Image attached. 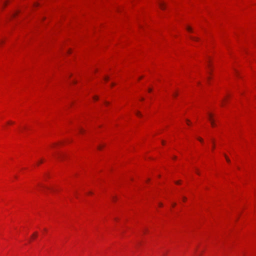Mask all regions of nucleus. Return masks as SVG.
<instances>
[{
    "mask_svg": "<svg viewBox=\"0 0 256 256\" xmlns=\"http://www.w3.org/2000/svg\"><path fill=\"white\" fill-rule=\"evenodd\" d=\"M208 118L210 121L211 125L212 126L214 127L216 126V124L214 123V120L212 118V114L210 113L208 114Z\"/></svg>",
    "mask_w": 256,
    "mask_h": 256,
    "instance_id": "nucleus-1",
    "label": "nucleus"
},
{
    "mask_svg": "<svg viewBox=\"0 0 256 256\" xmlns=\"http://www.w3.org/2000/svg\"><path fill=\"white\" fill-rule=\"evenodd\" d=\"M158 6H160V8L162 9V10H164L165 8V4L163 2H158Z\"/></svg>",
    "mask_w": 256,
    "mask_h": 256,
    "instance_id": "nucleus-2",
    "label": "nucleus"
},
{
    "mask_svg": "<svg viewBox=\"0 0 256 256\" xmlns=\"http://www.w3.org/2000/svg\"><path fill=\"white\" fill-rule=\"evenodd\" d=\"M190 38L194 41H198L199 40V38L198 37L191 36H190Z\"/></svg>",
    "mask_w": 256,
    "mask_h": 256,
    "instance_id": "nucleus-3",
    "label": "nucleus"
},
{
    "mask_svg": "<svg viewBox=\"0 0 256 256\" xmlns=\"http://www.w3.org/2000/svg\"><path fill=\"white\" fill-rule=\"evenodd\" d=\"M186 30H187L188 32H192V28H191L190 26H187V27H186Z\"/></svg>",
    "mask_w": 256,
    "mask_h": 256,
    "instance_id": "nucleus-4",
    "label": "nucleus"
},
{
    "mask_svg": "<svg viewBox=\"0 0 256 256\" xmlns=\"http://www.w3.org/2000/svg\"><path fill=\"white\" fill-rule=\"evenodd\" d=\"M224 156H225V158H226V161L228 162H230V160L228 158V156L226 154H224Z\"/></svg>",
    "mask_w": 256,
    "mask_h": 256,
    "instance_id": "nucleus-5",
    "label": "nucleus"
},
{
    "mask_svg": "<svg viewBox=\"0 0 256 256\" xmlns=\"http://www.w3.org/2000/svg\"><path fill=\"white\" fill-rule=\"evenodd\" d=\"M136 114L138 116H142V114H140V112H136Z\"/></svg>",
    "mask_w": 256,
    "mask_h": 256,
    "instance_id": "nucleus-6",
    "label": "nucleus"
},
{
    "mask_svg": "<svg viewBox=\"0 0 256 256\" xmlns=\"http://www.w3.org/2000/svg\"><path fill=\"white\" fill-rule=\"evenodd\" d=\"M172 96H173L176 97V96H178V93L177 92H174L172 94Z\"/></svg>",
    "mask_w": 256,
    "mask_h": 256,
    "instance_id": "nucleus-7",
    "label": "nucleus"
},
{
    "mask_svg": "<svg viewBox=\"0 0 256 256\" xmlns=\"http://www.w3.org/2000/svg\"><path fill=\"white\" fill-rule=\"evenodd\" d=\"M98 146V150H101L102 148V146Z\"/></svg>",
    "mask_w": 256,
    "mask_h": 256,
    "instance_id": "nucleus-8",
    "label": "nucleus"
},
{
    "mask_svg": "<svg viewBox=\"0 0 256 256\" xmlns=\"http://www.w3.org/2000/svg\"><path fill=\"white\" fill-rule=\"evenodd\" d=\"M37 232H35L32 236V237H36L37 236Z\"/></svg>",
    "mask_w": 256,
    "mask_h": 256,
    "instance_id": "nucleus-9",
    "label": "nucleus"
},
{
    "mask_svg": "<svg viewBox=\"0 0 256 256\" xmlns=\"http://www.w3.org/2000/svg\"><path fill=\"white\" fill-rule=\"evenodd\" d=\"M198 140H200V142H203V140L202 138H198Z\"/></svg>",
    "mask_w": 256,
    "mask_h": 256,
    "instance_id": "nucleus-10",
    "label": "nucleus"
},
{
    "mask_svg": "<svg viewBox=\"0 0 256 256\" xmlns=\"http://www.w3.org/2000/svg\"><path fill=\"white\" fill-rule=\"evenodd\" d=\"M98 97L97 96H94V100H98Z\"/></svg>",
    "mask_w": 256,
    "mask_h": 256,
    "instance_id": "nucleus-11",
    "label": "nucleus"
},
{
    "mask_svg": "<svg viewBox=\"0 0 256 256\" xmlns=\"http://www.w3.org/2000/svg\"><path fill=\"white\" fill-rule=\"evenodd\" d=\"M38 2H35L34 4V6H38Z\"/></svg>",
    "mask_w": 256,
    "mask_h": 256,
    "instance_id": "nucleus-12",
    "label": "nucleus"
},
{
    "mask_svg": "<svg viewBox=\"0 0 256 256\" xmlns=\"http://www.w3.org/2000/svg\"><path fill=\"white\" fill-rule=\"evenodd\" d=\"M104 80H106V81L108 80V77H107V76H106V77L104 78Z\"/></svg>",
    "mask_w": 256,
    "mask_h": 256,
    "instance_id": "nucleus-13",
    "label": "nucleus"
},
{
    "mask_svg": "<svg viewBox=\"0 0 256 256\" xmlns=\"http://www.w3.org/2000/svg\"><path fill=\"white\" fill-rule=\"evenodd\" d=\"M42 162V160H40L38 162V164H41Z\"/></svg>",
    "mask_w": 256,
    "mask_h": 256,
    "instance_id": "nucleus-14",
    "label": "nucleus"
},
{
    "mask_svg": "<svg viewBox=\"0 0 256 256\" xmlns=\"http://www.w3.org/2000/svg\"><path fill=\"white\" fill-rule=\"evenodd\" d=\"M186 122H187L188 124V125L190 124V121L188 120H186Z\"/></svg>",
    "mask_w": 256,
    "mask_h": 256,
    "instance_id": "nucleus-15",
    "label": "nucleus"
},
{
    "mask_svg": "<svg viewBox=\"0 0 256 256\" xmlns=\"http://www.w3.org/2000/svg\"><path fill=\"white\" fill-rule=\"evenodd\" d=\"M186 197H184V198H183V200H184V201H186Z\"/></svg>",
    "mask_w": 256,
    "mask_h": 256,
    "instance_id": "nucleus-16",
    "label": "nucleus"
},
{
    "mask_svg": "<svg viewBox=\"0 0 256 256\" xmlns=\"http://www.w3.org/2000/svg\"><path fill=\"white\" fill-rule=\"evenodd\" d=\"M148 92H151L152 91V88H149L148 90Z\"/></svg>",
    "mask_w": 256,
    "mask_h": 256,
    "instance_id": "nucleus-17",
    "label": "nucleus"
},
{
    "mask_svg": "<svg viewBox=\"0 0 256 256\" xmlns=\"http://www.w3.org/2000/svg\"><path fill=\"white\" fill-rule=\"evenodd\" d=\"M176 184H180V182L178 181V182H176Z\"/></svg>",
    "mask_w": 256,
    "mask_h": 256,
    "instance_id": "nucleus-18",
    "label": "nucleus"
},
{
    "mask_svg": "<svg viewBox=\"0 0 256 256\" xmlns=\"http://www.w3.org/2000/svg\"><path fill=\"white\" fill-rule=\"evenodd\" d=\"M196 173H197V174H198V175H200V172H198V170H196Z\"/></svg>",
    "mask_w": 256,
    "mask_h": 256,
    "instance_id": "nucleus-19",
    "label": "nucleus"
},
{
    "mask_svg": "<svg viewBox=\"0 0 256 256\" xmlns=\"http://www.w3.org/2000/svg\"><path fill=\"white\" fill-rule=\"evenodd\" d=\"M159 206H162V203H160V204H159Z\"/></svg>",
    "mask_w": 256,
    "mask_h": 256,
    "instance_id": "nucleus-20",
    "label": "nucleus"
},
{
    "mask_svg": "<svg viewBox=\"0 0 256 256\" xmlns=\"http://www.w3.org/2000/svg\"><path fill=\"white\" fill-rule=\"evenodd\" d=\"M176 205V203H174V204H172V206H174Z\"/></svg>",
    "mask_w": 256,
    "mask_h": 256,
    "instance_id": "nucleus-21",
    "label": "nucleus"
},
{
    "mask_svg": "<svg viewBox=\"0 0 256 256\" xmlns=\"http://www.w3.org/2000/svg\"><path fill=\"white\" fill-rule=\"evenodd\" d=\"M13 123H14V122H8V124H13Z\"/></svg>",
    "mask_w": 256,
    "mask_h": 256,
    "instance_id": "nucleus-22",
    "label": "nucleus"
},
{
    "mask_svg": "<svg viewBox=\"0 0 256 256\" xmlns=\"http://www.w3.org/2000/svg\"><path fill=\"white\" fill-rule=\"evenodd\" d=\"M105 104H108V102H105Z\"/></svg>",
    "mask_w": 256,
    "mask_h": 256,
    "instance_id": "nucleus-23",
    "label": "nucleus"
},
{
    "mask_svg": "<svg viewBox=\"0 0 256 256\" xmlns=\"http://www.w3.org/2000/svg\"><path fill=\"white\" fill-rule=\"evenodd\" d=\"M115 84L114 83L112 84V86H114Z\"/></svg>",
    "mask_w": 256,
    "mask_h": 256,
    "instance_id": "nucleus-24",
    "label": "nucleus"
},
{
    "mask_svg": "<svg viewBox=\"0 0 256 256\" xmlns=\"http://www.w3.org/2000/svg\"><path fill=\"white\" fill-rule=\"evenodd\" d=\"M162 144H164V141H162Z\"/></svg>",
    "mask_w": 256,
    "mask_h": 256,
    "instance_id": "nucleus-25",
    "label": "nucleus"
},
{
    "mask_svg": "<svg viewBox=\"0 0 256 256\" xmlns=\"http://www.w3.org/2000/svg\"><path fill=\"white\" fill-rule=\"evenodd\" d=\"M214 146H212V150H214Z\"/></svg>",
    "mask_w": 256,
    "mask_h": 256,
    "instance_id": "nucleus-26",
    "label": "nucleus"
},
{
    "mask_svg": "<svg viewBox=\"0 0 256 256\" xmlns=\"http://www.w3.org/2000/svg\"><path fill=\"white\" fill-rule=\"evenodd\" d=\"M141 100H144V98H142Z\"/></svg>",
    "mask_w": 256,
    "mask_h": 256,
    "instance_id": "nucleus-27",
    "label": "nucleus"
},
{
    "mask_svg": "<svg viewBox=\"0 0 256 256\" xmlns=\"http://www.w3.org/2000/svg\"><path fill=\"white\" fill-rule=\"evenodd\" d=\"M115 200V198H113V200Z\"/></svg>",
    "mask_w": 256,
    "mask_h": 256,
    "instance_id": "nucleus-28",
    "label": "nucleus"
}]
</instances>
